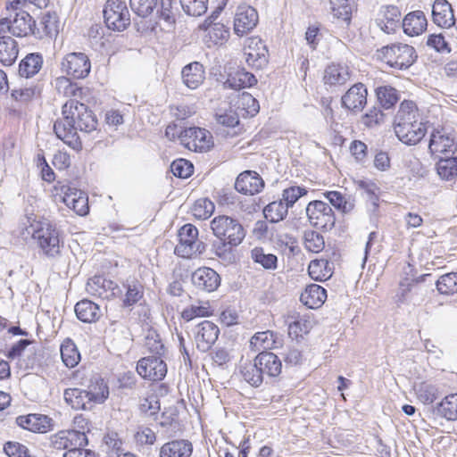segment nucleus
Segmentation results:
<instances>
[{
  "instance_id": "obj_56",
  "label": "nucleus",
  "mask_w": 457,
  "mask_h": 457,
  "mask_svg": "<svg viewBox=\"0 0 457 457\" xmlns=\"http://www.w3.org/2000/svg\"><path fill=\"white\" fill-rule=\"evenodd\" d=\"M55 87L59 93L63 94L67 97H76L82 94V88L76 83H72L66 77L57 78L55 80Z\"/></svg>"
},
{
  "instance_id": "obj_19",
  "label": "nucleus",
  "mask_w": 457,
  "mask_h": 457,
  "mask_svg": "<svg viewBox=\"0 0 457 457\" xmlns=\"http://www.w3.org/2000/svg\"><path fill=\"white\" fill-rule=\"evenodd\" d=\"M87 437L84 432L61 431L51 436V445L56 450H68L73 445L87 446Z\"/></svg>"
},
{
  "instance_id": "obj_9",
  "label": "nucleus",
  "mask_w": 457,
  "mask_h": 457,
  "mask_svg": "<svg viewBox=\"0 0 457 457\" xmlns=\"http://www.w3.org/2000/svg\"><path fill=\"white\" fill-rule=\"evenodd\" d=\"M427 288L419 284V280L405 278L399 284L396 293V302L398 303H411L420 305L427 296Z\"/></svg>"
},
{
  "instance_id": "obj_24",
  "label": "nucleus",
  "mask_w": 457,
  "mask_h": 457,
  "mask_svg": "<svg viewBox=\"0 0 457 457\" xmlns=\"http://www.w3.org/2000/svg\"><path fill=\"white\" fill-rule=\"evenodd\" d=\"M16 424L34 433H46L51 427V419L43 414L31 413L18 416Z\"/></svg>"
},
{
  "instance_id": "obj_45",
  "label": "nucleus",
  "mask_w": 457,
  "mask_h": 457,
  "mask_svg": "<svg viewBox=\"0 0 457 457\" xmlns=\"http://www.w3.org/2000/svg\"><path fill=\"white\" fill-rule=\"evenodd\" d=\"M61 356L63 363L68 368H74L80 361V353L75 344L71 340L61 345Z\"/></svg>"
},
{
  "instance_id": "obj_55",
  "label": "nucleus",
  "mask_w": 457,
  "mask_h": 457,
  "mask_svg": "<svg viewBox=\"0 0 457 457\" xmlns=\"http://www.w3.org/2000/svg\"><path fill=\"white\" fill-rule=\"evenodd\" d=\"M331 11L333 15L345 21H349L352 15L351 0H330Z\"/></svg>"
},
{
  "instance_id": "obj_46",
  "label": "nucleus",
  "mask_w": 457,
  "mask_h": 457,
  "mask_svg": "<svg viewBox=\"0 0 457 457\" xmlns=\"http://www.w3.org/2000/svg\"><path fill=\"white\" fill-rule=\"evenodd\" d=\"M126 288L125 297L123 299V306L130 307L136 304L144 295L143 286L137 281L127 282L123 285Z\"/></svg>"
},
{
  "instance_id": "obj_53",
  "label": "nucleus",
  "mask_w": 457,
  "mask_h": 457,
  "mask_svg": "<svg viewBox=\"0 0 457 457\" xmlns=\"http://www.w3.org/2000/svg\"><path fill=\"white\" fill-rule=\"evenodd\" d=\"M324 195L335 208L342 212L347 213L354 207L353 203L347 200L340 192L328 191L324 193Z\"/></svg>"
},
{
  "instance_id": "obj_6",
  "label": "nucleus",
  "mask_w": 457,
  "mask_h": 457,
  "mask_svg": "<svg viewBox=\"0 0 457 457\" xmlns=\"http://www.w3.org/2000/svg\"><path fill=\"white\" fill-rule=\"evenodd\" d=\"M179 139L181 145L190 151L204 153L213 146L210 131L199 127H190L180 131Z\"/></svg>"
},
{
  "instance_id": "obj_25",
  "label": "nucleus",
  "mask_w": 457,
  "mask_h": 457,
  "mask_svg": "<svg viewBox=\"0 0 457 457\" xmlns=\"http://www.w3.org/2000/svg\"><path fill=\"white\" fill-rule=\"evenodd\" d=\"M15 14L12 18L11 33L15 37H26L33 34L35 31V21L31 15L23 10L14 11Z\"/></svg>"
},
{
  "instance_id": "obj_54",
  "label": "nucleus",
  "mask_w": 457,
  "mask_h": 457,
  "mask_svg": "<svg viewBox=\"0 0 457 457\" xmlns=\"http://www.w3.org/2000/svg\"><path fill=\"white\" fill-rule=\"evenodd\" d=\"M215 209L214 204L207 198H200L193 205V215L198 220H206L212 216Z\"/></svg>"
},
{
  "instance_id": "obj_21",
  "label": "nucleus",
  "mask_w": 457,
  "mask_h": 457,
  "mask_svg": "<svg viewBox=\"0 0 457 457\" xmlns=\"http://www.w3.org/2000/svg\"><path fill=\"white\" fill-rule=\"evenodd\" d=\"M268 50L260 38H250L249 45L245 50V61L249 66L262 69L268 63Z\"/></svg>"
},
{
  "instance_id": "obj_58",
  "label": "nucleus",
  "mask_w": 457,
  "mask_h": 457,
  "mask_svg": "<svg viewBox=\"0 0 457 457\" xmlns=\"http://www.w3.org/2000/svg\"><path fill=\"white\" fill-rule=\"evenodd\" d=\"M158 0H129L131 10L139 17L149 16L157 5Z\"/></svg>"
},
{
  "instance_id": "obj_57",
  "label": "nucleus",
  "mask_w": 457,
  "mask_h": 457,
  "mask_svg": "<svg viewBox=\"0 0 457 457\" xmlns=\"http://www.w3.org/2000/svg\"><path fill=\"white\" fill-rule=\"evenodd\" d=\"M416 394L420 402L430 404L438 397L439 392L435 385L423 382L418 386Z\"/></svg>"
},
{
  "instance_id": "obj_32",
  "label": "nucleus",
  "mask_w": 457,
  "mask_h": 457,
  "mask_svg": "<svg viewBox=\"0 0 457 457\" xmlns=\"http://www.w3.org/2000/svg\"><path fill=\"white\" fill-rule=\"evenodd\" d=\"M327 299V291L321 286L311 284L301 294L300 300L310 309L320 307Z\"/></svg>"
},
{
  "instance_id": "obj_61",
  "label": "nucleus",
  "mask_w": 457,
  "mask_h": 457,
  "mask_svg": "<svg viewBox=\"0 0 457 457\" xmlns=\"http://www.w3.org/2000/svg\"><path fill=\"white\" fill-rule=\"evenodd\" d=\"M288 322V334L295 337H302L303 334H307L310 330V321L299 316L295 317L294 320Z\"/></svg>"
},
{
  "instance_id": "obj_47",
  "label": "nucleus",
  "mask_w": 457,
  "mask_h": 457,
  "mask_svg": "<svg viewBox=\"0 0 457 457\" xmlns=\"http://www.w3.org/2000/svg\"><path fill=\"white\" fill-rule=\"evenodd\" d=\"M237 106L238 109L245 112L243 115L251 117L255 116L260 110L258 101L248 92H243L238 96Z\"/></svg>"
},
{
  "instance_id": "obj_60",
  "label": "nucleus",
  "mask_w": 457,
  "mask_h": 457,
  "mask_svg": "<svg viewBox=\"0 0 457 457\" xmlns=\"http://www.w3.org/2000/svg\"><path fill=\"white\" fill-rule=\"evenodd\" d=\"M359 188L367 196L368 201L373 207V211H376L378 207V187L371 181L360 180L358 182Z\"/></svg>"
},
{
  "instance_id": "obj_11",
  "label": "nucleus",
  "mask_w": 457,
  "mask_h": 457,
  "mask_svg": "<svg viewBox=\"0 0 457 457\" xmlns=\"http://www.w3.org/2000/svg\"><path fill=\"white\" fill-rule=\"evenodd\" d=\"M179 244L175 246L174 253L182 258H191L196 253V239L198 229L192 224H185L179 230Z\"/></svg>"
},
{
  "instance_id": "obj_17",
  "label": "nucleus",
  "mask_w": 457,
  "mask_h": 457,
  "mask_svg": "<svg viewBox=\"0 0 457 457\" xmlns=\"http://www.w3.org/2000/svg\"><path fill=\"white\" fill-rule=\"evenodd\" d=\"M191 281L198 290L213 292L220 285V277L214 270L203 267L192 273Z\"/></svg>"
},
{
  "instance_id": "obj_18",
  "label": "nucleus",
  "mask_w": 457,
  "mask_h": 457,
  "mask_svg": "<svg viewBox=\"0 0 457 457\" xmlns=\"http://www.w3.org/2000/svg\"><path fill=\"white\" fill-rule=\"evenodd\" d=\"M395 133L398 139L405 145H414L418 144L426 135L427 125L421 120L395 128Z\"/></svg>"
},
{
  "instance_id": "obj_14",
  "label": "nucleus",
  "mask_w": 457,
  "mask_h": 457,
  "mask_svg": "<svg viewBox=\"0 0 457 457\" xmlns=\"http://www.w3.org/2000/svg\"><path fill=\"white\" fill-rule=\"evenodd\" d=\"M257 11L250 5H239L234 18V32L243 37L251 32L258 24Z\"/></svg>"
},
{
  "instance_id": "obj_37",
  "label": "nucleus",
  "mask_w": 457,
  "mask_h": 457,
  "mask_svg": "<svg viewBox=\"0 0 457 457\" xmlns=\"http://www.w3.org/2000/svg\"><path fill=\"white\" fill-rule=\"evenodd\" d=\"M240 373L244 380L254 387L260 386L264 379V376L259 369L256 357L253 361L242 363L240 366Z\"/></svg>"
},
{
  "instance_id": "obj_49",
  "label": "nucleus",
  "mask_w": 457,
  "mask_h": 457,
  "mask_svg": "<svg viewBox=\"0 0 457 457\" xmlns=\"http://www.w3.org/2000/svg\"><path fill=\"white\" fill-rule=\"evenodd\" d=\"M184 12L189 16L200 17L208 9V0H179Z\"/></svg>"
},
{
  "instance_id": "obj_15",
  "label": "nucleus",
  "mask_w": 457,
  "mask_h": 457,
  "mask_svg": "<svg viewBox=\"0 0 457 457\" xmlns=\"http://www.w3.org/2000/svg\"><path fill=\"white\" fill-rule=\"evenodd\" d=\"M196 347L201 352H207L217 341L220 329L216 324L210 320H204L194 329Z\"/></svg>"
},
{
  "instance_id": "obj_40",
  "label": "nucleus",
  "mask_w": 457,
  "mask_h": 457,
  "mask_svg": "<svg viewBox=\"0 0 457 457\" xmlns=\"http://www.w3.org/2000/svg\"><path fill=\"white\" fill-rule=\"evenodd\" d=\"M434 412L447 420H457V394L445 396L436 406Z\"/></svg>"
},
{
  "instance_id": "obj_34",
  "label": "nucleus",
  "mask_w": 457,
  "mask_h": 457,
  "mask_svg": "<svg viewBox=\"0 0 457 457\" xmlns=\"http://www.w3.org/2000/svg\"><path fill=\"white\" fill-rule=\"evenodd\" d=\"M59 31V20L55 12H46L42 15L39 27L35 25L33 35L42 38L43 37L56 36Z\"/></svg>"
},
{
  "instance_id": "obj_13",
  "label": "nucleus",
  "mask_w": 457,
  "mask_h": 457,
  "mask_svg": "<svg viewBox=\"0 0 457 457\" xmlns=\"http://www.w3.org/2000/svg\"><path fill=\"white\" fill-rule=\"evenodd\" d=\"M86 290L89 295L102 299H110L122 295L121 288L116 283L102 276L89 278Z\"/></svg>"
},
{
  "instance_id": "obj_22",
  "label": "nucleus",
  "mask_w": 457,
  "mask_h": 457,
  "mask_svg": "<svg viewBox=\"0 0 457 457\" xmlns=\"http://www.w3.org/2000/svg\"><path fill=\"white\" fill-rule=\"evenodd\" d=\"M342 106L352 112H360L367 103V88L362 83H356L342 96Z\"/></svg>"
},
{
  "instance_id": "obj_8",
  "label": "nucleus",
  "mask_w": 457,
  "mask_h": 457,
  "mask_svg": "<svg viewBox=\"0 0 457 457\" xmlns=\"http://www.w3.org/2000/svg\"><path fill=\"white\" fill-rule=\"evenodd\" d=\"M306 215L314 228L329 230L335 226L334 212L325 202L319 200L310 202L306 207Z\"/></svg>"
},
{
  "instance_id": "obj_50",
  "label": "nucleus",
  "mask_w": 457,
  "mask_h": 457,
  "mask_svg": "<svg viewBox=\"0 0 457 457\" xmlns=\"http://www.w3.org/2000/svg\"><path fill=\"white\" fill-rule=\"evenodd\" d=\"M251 256L254 262L261 264L266 270H275L277 268V256L272 253H266L261 247L253 248Z\"/></svg>"
},
{
  "instance_id": "obj_64",
  "label": "nucleus",
  "mask_w": 457,
  "mask_h": 457,
  "mask_svg": "<svg viewBox=\"0 0 457 457\" xmlns=\"http://www.w3.org/2000/svg\"><path fill=\"white\" fill-rule=\"evenodd\" d=\"M4 450L9 457H33L28 447L19 442L5 443Z\"/></svg>"
},
{
  "instance_id": "obj_3",
  "label": "nucleus",
  "mask_w": 457,
  "mask_h": 457,
  "mask_svg": "<svg viewBox=\"0 0 457 457\" xmlns=\"http://www.w3.org/2000/svg\"><path fill=\"white\" fill-rule=\"evenodd\" d=\"M29 233L36 241L37 247L48 258H56L61 254L60 231L47 220H34Z\"/></svg>"
},
{
  "instance_id": "obj_38",
  "label": "nucleus",
  "mask_w": 457,
  "mask_h": 457,
  "mask_svg": "<svg viewBox=\"0 0 457 457\" xmlns=\"http://www.w3.org/2000/svg\"><path fill=\"white\" fill-rule=\"evenodd\" d=\"M17 42L9 36L0 37V62L6 66L12 65L18 56Z\"/></svg>"
},
{
  "instance_id": "obj_12",
  "label": "nucleus",
  "mask_w": 457,
  "mask_h": 457,
  "mask_svg": "<svg viewBox=\"0 0 457 457\" xmlns=\"http://www.w3.org/2000/svg\"><path fill=\"white\" fill-rule=\"evenodd\" d=\"M137 371L143 378L160 381L167 374V366L160 357L146 356L137 361Z\"/></svg>"
},
{
  "instance_id": "obj_35",
  "label": "nucleus",
  "mask_w": 457,
  "mask_h": 457,
  "mask_svg": "<svg viewBox=\"0 0 457 457\" xmlns=\"http://www.w3.org/2000/svg\"><path fill=\"white\" fill-rule=\"evenodd\" d=\"M279 343L277 333L271 330H266L255 333L250 340V346L252 350L255 352H264L268 349L277 347V345Z\"/></svg>"
},
{
  "instance_id": "obj_63",
  "label": "nucleus",
  "mask_w": 457,
  "mask_h": 457,
  "mask_svg": "<svg viewBox=\"0 0 457 457\" xmlns=\"http://www.w3.org/2000/svg\"><path fill=\"white\" fill-rule=\"evenodd\" d=\"M170 170L174 176L186 179L192 174L193 165L185 159H178L171 162Z\"/></svg>"
},
{
  "instance_id": "obj_31",
  "label": "nucleus",
  "mask_w": 457,
  "mask_h": 457,
  "mask_svg": "<svg viewBox=\"0 0 457 457\" xmlns=\"http://www.w3.org/2000/svg\"><path fill=\"white\" fill-rule=\"evenodd\" d=\"M427 18L422 11H414L406 14L403 21V29L409 36H418L426 30Z\"/></svg>"
},
{
  "instance_id": "obj_44",
  "label": "nucleus",
  "mask_w": 457,
  "mask_h": 457,
  "mask_svg": "<svg viewBox=\"0 0 457 457\" xmlns=\"http://www.w3.org/2000/svg\"><path fill=\"white\" fill-rule=\"evenodd\" d=\"M436 171L439 177L445 180L457 178V156L441 158L436 163Z\"/></svg>"
},
{
  "instance_id": "obj_20",
  "label": "nucleus",
  "mask_w": 457,
  "mask_h": 457,
  "mask_svg": "<svg viewBox=\"0 0 457 457\" xmlns=\"http://www.w3.org/2000/svg\"><path fill=\"white\" fill-rule=\"evenodd\" d=\"M264 181L261 176L253 170H245L238 175L235 182V188L244 195H254L262 190Z\"/></svg>"
},
{
  "instance_id": "obj_16",
  "label": "nucleus",
  "mask_w": 457,
  "mask_h": 457,
  "mask_svg": "<svg viewBox=\"0 0 457 457\" xmlns=\"http://www.w3.org/2000/svg\"><path fill=\"white\" fill-rule=\"evenodd\" d=\"M456 148L455 137L452 132L445 128L432 132L428 145L431 154H453Z\"/></svg>"
},
{
  "instance_id": "obj_33",
  "label": "nucleus",
  "mask_w": 457,
  "mask_h": 457,
  "mask_svg": "<svg viewBox=\"0 0 457 457\" xmlns=\"http://www.w3.org/2000/svg\"><path fill=\"white\" fill-rule=\"evenodd\" d=\"M204 66L198 62H191L182 70L183 83L190 89L197 88L204 82Z\"/></svg>"
},
{
  "instance_id": "obj_5",
  "label": "nucleus",
  "mask_w": 457,
  "mask_h": 457,
  "mask_svg": "<svg viewBox=\"0 0 457 457\" xmlns=\"http://www.w3.org/2000/svg\"><path fill=\"white\" fill-rule=\"evenodd\" d=\"M378 60L396 70L409 68L416 60L415 49L406 44H393L377 50Z\"/></svg>"
},
{
  "instance_id": "obj_41",
  "label": "nucleus",
  "mask_w": 457,
  "mask_h": 457,
  "mask_svg": "<svg viewBox=\"0 0 457 457\" xmlns=\"http://www.w3.org/2000/svg\"><path fill=\"white\" fill-rule=\"evenodd\" d=\"M43 64V58L38 54H29L19 65V75L24 78H30L37 74Z\"/></svg>"
},
{
  "instance_id": "obj_39",
  "label": "nucleus",
  "mask_w": 457,
  "mask_h": 457,
  "mask_svg": "<svg viewBox=\"0 0 457 457\" xmlns=\"http://www.w3.org/2000/svg\"><path fill=\"white\" fill-rule=\"evenodd\" d=\"M308 273L313 280L325 281L333 274L332 265L325 259L312 260L308 266Z\"/></svg>"
},
{
  "instance_id": "obj_1",
  "label": "nucleus",
  "mask_w": 457,
  "mask_h": 457,
  "mask_svg": "<svg viewBox=\"0 0 457 457\" xmlns=\"http://www.w3.org/2000/svg\"><path fill=\"white\" fill-rule=\"evenodd\" d=\"M63 119L54 124V131L58 138L71 148L79 151L82 143L78 129L89 133L96 129L97 120L88 107L76 99H70L62 106Z\"/></svg>"
},
{
  "instance_id": "obj_26",
  "label": "nucleus",
  "mask_w": 457,
  "mask_h": 457,
  "mask_svg": "<svg viewBox=\"0 0 457 457\" xmlns=\"http://www.w3.org/2000/svg\"><path fill=\"white\" fill-rule=\"evenodd\" d=\"M193 445L187 439H174L163 444L159 450V457H190Z\"/></svg>"
},
{
  "instance_id": "obj_59",
  "label": "nucleus",
  "mask_w": 457,
  "mask_h": 457,
  "mask_svg": "<svg viewBox=\"0 0 457 457\" xmlns=\"http://www.w3.org/2000/svg\"><path fill=\"white\" fill-rule=\"evenodd\" d=\"M304 246L312 253H320L324 249L323 237L315 231H307L304 234Z\"/></svg>"
},
{
  "instance_id": "obj_2",
  "label": "nucleus",
  "mask_w": 457,
  "mask_h": 457,
  "mask_svg": "<svg viewBox=\"0 0 457 457\" xmlns=\"http://www.w3.org/2000/svg\"><path fill=\"white\" fill-rule=\"evenodd\" d=\"M210 228L216 237L212 243V253L223 261L232 262L233 249L239 245L245 237L241 223L232 217L219 215L211 220Z\"/></svg>"
},
{
  "instance_id": "obj_7",
  "label": "nucleus",
  "mask_w": 457,
  "mask_h": 457,
  "mask_svg": "<svg viewBox=\"0 0 457 457\" xmlns=\"http://www.w3.org/2000/svg\"><path fill=\"white\" fill-rule=\"evenodd\" d=\"M104 22L108 29L124 30L130 24V15L126 3L121 0H108L104 8Z\"/></svg>"
},
{
  "instance_id": "obj_48",
  "label": "nucleus",
  "mask_w": 457,
  "mask_h": 457,
  "mask_svg": "<svg viewBox=\"0 0 457 457\" xmlns=\"http://www.w3.org/2000/svg\"><path fill=\"white\" fill-rule=\"evenodd\" d=\"M377 97L384 109H390L398 101V95L395 88L390 86L379 87L377 88Z\"/></svg>"
},
{
  "instance_id": "obj_62",
  "label": "nucleus",
  "mask_w": 457,
  "mask_h": 457,
  "mask_svg": "<svg viewBox=\"0 0 457 457\" xmlns=\"http://www.w3.org/2000/svg\"><path fill=\"white\" fill-rule=\"evenodd\" d=\"M59 189L63 195L62 202L67 207L74 210L78 196H79V195H81V191L72 187L69 184H61Z\"/></svg>"
},
{
  "instance_id": "obj_29",
  "label": "nucleus",
  "mask_w": 457,
  "mask_h": 457,
  "mask_svg": "<svg viewBox=\"0 0 457 457\" xmlns=\"http://www.w3.org/2000/svg\"><path fill=\"white\" fill-rule=\"evenodd\" d=\"M420 115L413 101L404 100L401 103L399 110L395 116L394 129L420 120Z\"/></svg>"
},
{
  "instance_id": "obj_51",
  "label": "nucleus",
  "mask_w": 457,
  "mask_h": 457,
  "mask_svg": "<svg viewBox=\"0 0 457 457\" xmlns=\"http://www.w3.org/2000/svg\"><path fill=\"white\" fill-rule=\"evenodd\" d=\"M436 288L443 295L457 293V272H450L441 276L436 281Z\"/></svg>"
},
{
  "instance_id": "obj_42",
  "label": "nucleus",
  "mask_w": 457,
  "mask_h": 457,
  "mask_svg": "<svg viewBox=\"0 0 457 457\" xmlns=\"http://www.w3.org/2000/svg\"><path fill=\"white\" fill-rule=\"evenodd\" d=\"M257 83V79L253 74L245 71L244 70L237 71L234 75H229L224 86L232 89H241L249 87Z\"/></svg>"
},
{
  "instance_id": "obj_28",
  "label": "nucleus",
  "mask_w": 457,
  "mask_h": 457,
  "mask_svg": "<svg viewBox=\"0 0 457 457\" xmlns=\"http://www.w3.org/2000/svg\"><path fill=\"white\" fill-rule=\"evenodd\" d=\"M350 78L351 71L348 66L332 63L326 68L323 80L325 85L338 87L345 85Z\"/></svg>"
},
{
  "instance_id": "obj_4",
  "label": "nucleus",
  "mask_w": 457,
  "mask_h": 457,
  "mask_svg": "<svg viewBox=\"0 0 457 457\" xmlns=\"http://www.w3.org/2000/svg\"><path fill=\"white\" fill-rule=\"evenodd\" d=\"M109 396V388L103 380L90 390L67 388L64 390L65 402L75 410H91L94 403H102Z\"/></svg>"
},
{
  "instance_id": "obj_27",
  "label": "nucleus",
  "mask_w": 457,
  "mask_h": 457,
  "mask_svg": "<svg viewBox=\"0 0 457 457\" xmlns=\"http://www.w3.org/2000/svg\"><path fill=\"white\" fill-rule=\"evenodd\" d=\"M256 360L264 377L276 378L281 373L282 362L275 353L261 352L256 356Z\"/></svg>"
},
{
  "instance_id": "obj_30",
  "label": "nucleus",
  "mask_w": 457,
  "mask_h": 457,
  "mask_svg": "<svg viewBox=\"0 0 457 457\" xmlns=\"http://www.w3.org/2000/svg\"><path fill=\"white\" fill-rule=\"evenodd\" d=\"M401 12L397 6L386 5L381 10V17L377 19V24L386 34H392L398 27Z\"/></svg>"
},
{
  "instance_id": "obj_52",
  "label": "nucleus",
  "mask_w": 457,
  "mask_h": 457,
  "mask_svg": "<svg viewBox=\"0 0 457 457\" xmlns=\"http://www.w3.org/2000/svg\"><path fill=\"white\" fill-rule=\"evenodd\" d=\"M145 347L153 353L152 356L162 357L164 354L165 347L160 336L154 330H149L145 338Z\"/></svg>"
},
{
  "instance_id": "obj_23",
  "label": "nucleus",
  "mask_w": 457,
  "mask_h": 457,
  "mask_svg": "<svg viewBox=\"0 0 457 457\" xmlns=\"http://www.w3.org/2000/svg\"><path fill=\"white\" fill-rule=\"evenodd\" d=\"M432 21L440 27L448 29L455 25L456 21L452 5L447 0H436L432 5Z\"/></svg>"
},
{
  "instance_id": "obj_43",
  "label": "nucleus",
  "mask_w": 457,
  "mask_h": 457,
  "mask_svg": "<svg viewBox=\"0 0 457 457\" xmlns=\"http://www.w3.org/2000/svg\"><path fill=\"white\" fill-rule=\"evenodd\" d=\"M288 212V207L283 200L273 201L263 209L264 217L272 223L283 220Z\"/></svg>"
},
{
  "instance_id": "obj_10",
  "label": "nucleus",
  "mask_w": 457,
  "mask_h": 457,
  "mask_svg": "<svg viewBox=\"0 0 457 457\" xmlns=\"http://www.w3.org/2000/svg\"><path fill=\"white\" fill-rule=\"evenodd\" d=\"M62 71L74 79L87 77L91 70V62L84 53H70L61 62Z\"/></svg>"
},
{
  "instance_id": "obj_36",
  "label": "nucleus",
  "mask_w": 457,
  "mask_h": 457,
  "mask_svg": "<svg viewBox=\"0 0 457 457\" xmlns=\"http://www.w3.org/2000/svg\"><path fill=\"white\" fill-rule=\"evenodd\" d=\"M75 312L78 319L85 323L95 322L101 316L98 304L87 299L81 300L76 303Z\"/></svg>"
}]
</instances>
